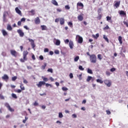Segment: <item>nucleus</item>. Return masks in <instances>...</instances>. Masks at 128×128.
<instances>
[{"label": "nucleus", "mask_w": 128, "mask_h": 128, "mask_svg": "<svg viewBox=\"0 0 128 128\" xmlns=\"http://www.w3.org/2000/svg\"><path fill=\"white\" fill-rule=\"evenodd\" d=\"M28 50L24 51L23 58H21L20 60L22 62H24V60H28V58H26V56H28Z\"/></svg>", "instance_id": "nucleus-1"}, {"label": "nucleus", "mask_w": 128, "mask_h": 128, "mask_svg": "<svg viewBox=\"0 0 128 128\" xmlns=\"http://www.w3.org/2000/svg\"><path fill=\"white\" fill-rule=\"evenodd\" d=\"M90 60L92 64H96V56L95 54H91L90 56Z\"/></svg>", "instance_id": "nucleus-2"}, {"label": "nucleus", "mask_w": 128, "mask_h": 128, "mask_svg": "<svg viewBox=\"0 0 128 128\" xmlns=\"http://www.w3.org/2000/svg\"><path fill=\"white\" fill-rule=\"evenodd\" d=\"M8 16V11H4L3 13V22H8V18L6 16Z\"/></svg>", "instance_id": "nucleus-3"}, {"label": "nucleus", "mask_w": 128, "mask_h": 128, "mask_svg": "<svg viewBox=\"0 0 128 128\" xmlns=\"http://www.w3.org/2000/svg\"><path fill=\"white\" fill-rule=\"evenodd\" d=\"M104 83L108 88H110L112 86V81L108 80H104Z\"/></svg>", "instance_id": "nucleus-4"}, {"label": "nucleus", "mask_w": 128, "mask_h": 128, "mask_svg": "<svg viewBox=\"0 0 128 128\" xmlns=\"http://www.w3.org/2000/svg\"><path fill=\"white\" fill-rule=\"evenodd\" d=\"M5 106H6V108H8V110H10V112H14V110L12 108H10V104H8V103H6L4 104Z\"/></svg>", "instance_id": "nucleus-5"}, {"label": "nucleus", "mask_w": 128, "mask_h": 128, "mask_svg": "<svg viewBox=\"0 0 128 128\" xmlns=\"http://www.w3.org/2000/svg\"><path fill=\"white\" fill-rule=\"evenodd\" d=\"M28 40L30 42L32 48H36V44H34V41L32 39L28 38Z\"/></svg>", "instance_id": "nucleus-6"}, {"label": "nucleus", "mask_w": 128, "mask_h": 128, "mask_svg": "<svg viewBox=\"0 0 128 128\" xmlns=\"http://www.w3.org/2000/svg\"><path fill=\"white\" fill-rule=\"evenodd\" d=\"M17 32L18 34L20 36L21 38H22V36H24V32H22V30L20 29L18 30H17Z\"/></svg>", "instance_id": "nucleus-7"}, {"label": "nucleus", "mask_w": 128, "mask_h": 128, "mask_svg": "<svg viewBox=\"0 0 128 128\" xmlns=\"http://www.w3.org/2000/svg\"><path fill=\"white\" fill-rule=\"evenodd\" d=\"M46 84V82L44 81H40L38 82V84H36L38 88H42V86H44Z\"/></svg>", "instance_id": "nucleus-8"}, {"label": "nucleus", "mask_w": 128, "mask_h": 128, "mask_svg": "<svg viewBox=\"0 0 128 128\" xmlns=\"http://www.w3.org/2000/svg\"><path fill=\"white\" fill-rule=\"evenodd\" d=\"M76 38H78V44H82V42H84V39L82 38V37L78 35L76 36Z\"/></svg>", "instance_id": "nucleus-9"}, {"label": "nucleus", "mask_w": 128, "mask_h": 128, "mask_svg": "<svg viewBox=\"0 0 128 128\" xmlns=\"http://www.w3.org/2000/svg\"><path fill=\"white\" fill-rule=\"evenodd\" d=\"M120 6V0L116 2V3L114 4V8H118Z\"/></svg>", "instance_id": "nucleus-10"}, {"label": "nucleus", "mask_w": 128, "mask_h": 128, "mask_svg": "<svg viewBox=\"0 0 128 128\" xmlns=\"http://www.w3.org/2000/svg\"><path fill=\"white\" fill-rule=\"evenodd\" d=\"M34 22L36 24H40V18L36 17L34 19Z\"/></svg>", "instance_id": "nucleus-11"}, {"label": "nucleus", "mask_w": 128, "mask_h": 128, "mask_svg": "<svg viewBox=\"0 0 128 128\" xmlns=\"http://www.w3.org/2000/svg\"><path fill=\"white\" fill-rule=\"evenodd\" d=\"M60 22L61 26L64 24V18H60Z\"/></svg>", "instance_id": "nucleus-12"}, {"label": "nucleus", "mask_w": 128, "mask_h": 128, "mask_svg": "<svg viewBox=\"0 0 128 128\" xmlns=\"http://www.w3.org/2000/svg\"><path fill=\"white\" fill-rule=\"evenodd\" d=\"M69 46L71 50H72V48H74V42H72V40L70 41Z\"/></svg>", "instance_id": "nucleus-13"}, {"label": "nucleus", "mask_w": 128, "mask_h": 128, "mask_svg": "<svg viewBox=\"0 0 128 128\" xmlns=\"http://www.w3.org/2000/svg\"><path fill=\"white\" fill-rule=\"evenodd\" d=\"M78 20H80V22H82L84 20V16L82 15H79L78 16Z\"/></svg>", "instance_id": "nucleus-14"}, {"label": "nucleus", "mask_w": 128, "mask_h": 128, "mask_svg": "<svg viewBox=\"0 0 128 128\" xmlns=\"http://www.w3.org/2000/svg\"><path fill=\"white\" fill-rule=\"evenodd\" d=\"M51 2L54 6H58V4L56 0H52Z\"/></svg>", "instance_id": "nucleus-15"}, {"label": "nucleus", "mask_w": 128, "mask_h": 128, "mask_svg": "<svg viewBox=\"0 0 128 128\" xmlns=\"http://www.w3.org/2000/svg\"><path fill=\"white\" fill-rule=\"evenodd\" d=\"M2 79L4 80H8V76L5 74L2 76Z\"/></svg>", "instance_id": "nucleus-16"}, {"label": "nucleus", "mask_w": 128, "mask_h": 128, "mask_svg": "<svg viewBox=\"0 0 128 128\" xmlns=\"http://www.w3.org/2000/svg\"><path fill=\"white\" fill-rule=\"evenodd\" d=\"M16 13L18 14H19V16H22V11H20V9H18V8H16Z\"/></svg>", "instance_id": "nucleus-17"}, {"label": "nucleus", "mask_w": 128, "mask_h": 128, "mask_svg": "<svg viewBox=\"0 0 128 128\" xmlns=\"http://www.w3.org/2000/svg\"><path fill=\"white\" fill-rule=\"evenodd\" d=\"M42 30H48V27L44 25H42L41 26Z\"/></svg>", "instance_id": "nucleus-18"}, {"label": "nucleus", "mask_w": 128, "mask_h": 128, "mask_svg": "<svg viewBox=\"0 0 128 128\" xmlns=\"http://www.w3.org/2000/svg\"><path fill=\"white\" fill-rule=\"evenodd\" d=\"M2 32L4 36H8V32H6V30H2Z\"/></svg>", "instance_id": "nucleus-19"}, {"label": "nucleus", "mask_w": 128, "mask_h": 128, "mask_svg": "<svg viewBox=\"0 0 128 128\" xmlns=\"http://www.w3.org/2000/svg\"><path fill=\"white\" fill-rule=\"evenodd\" d=\"M10 54L12 56H16V52L14 50H10Z\"/></svg>", "instance_id": "nucleus-20"}, {"label": "nucleus", "mask_w": 128, "mask_h": 128, "mask_svg": "<svg viewBox=\"0 0 128 128\" xmlns=\"http://www.w3.org/2000/svg\"><path fill=\"white\" fill-rule=\"evenodd\" d=\"M118 40H119L120 44H122V36H118Z\"/></svg>", "instance_id": "nucleus-21"}, {"label": "nucleus", "mask_w": 128, "mask_h": 128, "mask_svg": "<svg viewBox=\"0 0 128 128\" xmlns=\"http://www.w3.org/2000/svg\"><path fill=\"white\" fill-rule=\"evenodd\" d=\"M120 16H126V13L124 10H120Z\"/></svg>", "instance_id": "nucleus-22"}, {"label": "nucleus", "mask_w": 128, "mask_h": 128, "mask_svg": "<svg viewBox=\"0 0 128 128\" xmlns=\"http://www.w3.org/2000/svg\"><path fill=\"white\" fill-rule=\"evenodd\" d=\"M77 6H80L81 8H84V4H82V2H78V4H77Z\"/></svg>", "instance_id": "nucleus-23"}, {"label": "nucleus", "mask_w": 128, "mask_h": 128, "mask_svg": "<svg viewBox=\"0 0 128 128\" xmlns=\"http://www.w3.org/2000/svg\"><path fill=\"white\" fill-rule=\"evenodd\" d=\"M99 36H100V34H98V33L96 34V35L92 34V37L94 38H96V40Z\"/></svg>", "instance_id": "nucleus-24"}, {"label": "nucleus", "mask_w": 128, "mask_h": 128, "mask_svg": "<svg viewBox=\"0 0 128 128\" xmlns=\"http://www.w3.org/2000/svg\"><path fill=\"white\" fill-rule=\"evenodd\" d=\"M104 40H105L108 42H108H110V41L108 40V37H106V35H104L103 36Z\"/></svg>", "instance_id": "nucleus-25"}, {"label": "nucleus", "mask_w": 128, "mask_h": 128, "mask_svg": "<svg viewBox=\"0 0 128 128\" xmlns=\"http://www.w3.org/2000/svg\"><path fill=\"white\" fill-rule=\"evenodd\" d=\"M56 46H60V41L58 40H56V42L55 43Z\"/></svg>", "instance_id": "nucleus-26"}, {"label": "nucleus", "mask_w": 128, "mask_h": 128, "mask_svg": "<svg viewBox=\"0 0 128 128\" xmlns=\"http://www.w3.org/2000/svg\"><path fill=\"white\" fill-rule=\"evenodd\" d=\"M46 67V63H44V64L41 66V70H45Z\"/></svg>", "instance_id": "nucleus-27"}, {"label": "nucleus", "mask_w": 128, "mask_h": 128, "mask_svg": "<svg viewBox=\"0 0 128 128\" xmlns=\"http://www.w3.org/2000/svg\"><path fill=\"white\" fill-rule=\"evenodd\" d=\"M68 24L69 26H70V28H74L72 22H68Z\"/></svg>", "instance_id": "nucleus-28"}, {"label": "nucleus", "mask_w": 128, "mask_h": 128, "mask_svg": "<svg viewBox=\"0 0 128 128\" xmlns=\"http://www.w3.org/2000/svg\"><path fill=\"white\" fill-rule=\"evenodd\" d=\"M42 78L43 80V82H48V78H45L44 76H42Z\"/></svg>", "instance_id": "nucleus-29"}, {"label": "nucleus", "mask_w": 128, "mask_h": 128, "mask_svg": "<svg viewBox=\"0 0 128 128\" xmlns=\"http://www.w3.org/2000/svg\"><path fill=\"white\" fill-rule=\"evenodd\" d=\"M7 30H12V26L10 24L7 26Z\"/></svg>", "instance_id": "nucleus-30"}, {"label": "nucleus", "mask_w": 128, "mask_h": 128, "mask_svg": "<svg viewBox=\"0 0 128 128\" xmlns=\"http://www.w3.org/2000/svg\"><path fill=\"white\" fill-rule=\"evenodd\" d=\"M20 88L22 90H24L26 88H24V86L23 84H20Z\"/></svg>", "instance_id": "nucleus-31"}, {"label": "nucleus", "mask_w": 128, "mask_h": 128, "mask_svg": "<svg viewBox=\"0 0 128 128\" xmlns=\"http://www.w3.org/2000/svg\"><path fill=\"white\" fill-rule=\"evenodd\" d=\"M96 82L100 84H104V81L100 79H97Z\"/></svg>", "instance_id": "nucleus-32"}, {"label": "nucleus", "mask_w": 128, "mask_h": 128, "mask_svg": "<svg viewBox=\"0 0 128 128\" xmlns=\"http://www.w3.org/2000/svg\"><path fill=\"white\" fill-rule=\"evenodd\" d=\"M87 72L88 74H92V70L90 68L88 69Z\"/></svg>", "instance_id": "nucleus-33"}, {"label": "nucleus", "mask_w": 128, "mask_h": 128, "mask_svg": "<svg viewBox=\"0 0 128 128\" xmlns=\"http://www.w3.org/2000/svg\"><path fill=\"white\" fill-rule=\"evenodd\" d=\"M62 89L64 92H66V90H68V88L66 87H62Z\"/></svg>", "instance_id": "nucleus-34"}, {"label": "nucleus", "mask_w": 128, "mask_h": 128, "mask_svg": "<svg viewBox=\"0 0 128 128\" xmlns=\"http://www.w3.org/2000/svg\"><path fill=\"white\" fill-rule=\"evenodd\" d=\"M45 85L46 88H48V86H50V88H52V85L50 84H48V83H46V84L45 83Z\"/></svg>", "instance_id": "nucleus-35"}, {"label": "nucleus", "mask_w": 128, "mask_h": 128, "mask_svg": "<svg viewBox=\"0 0 128 128\" xmlns=\"http://www.w3.org/2000/svg\"><path fill=\"white\" fill-rule=\"evenodd\" d=\"M80 60V56H76L74 58V62H78Z\"/></svg>", "instance_id": "nucleus-36"}, {"label": "nucleus", "mask_w": 128, "mask_h": 128, "mask_svg": "<svg viewBox=\"0 0 128 128\" xmlns=\"http://www.w3.org/2000/svg\"><path fill=\"white\" fill-rule=\"evenodd\" d=\"M92 77L91 76H88L87 79H86V82H88L90 80H92Z\"/></svg>", "instance_id": "nucleus-37"}, {"label": "nucleus", "mask_w": 128, "mask_h": 128, "mask_svg": "<svg viewBox=\"0 0 128 128\" xmlns=\"http://www.w3.org/2000/svg\"><path fill=\"white\" fill-rule=\"evenodd\" d=\"M47 72H51V74H52V72H54L52 68H48Z\"/></svg>", "instance_id": "nucleus-38"}, {"label": "nucleus", "mask_w": 128, "mask_h": 128, "mask_svg": "<svg viewBox=\"0 0 128 128\" xmlns=\"http://www.w3.org/2000/svg\"><path fill=\"white\" fill-rule=\"evenodd\" d=\"M106 74L108 76H110V72L109 71H106Z\"/></svg>", "instance_id": "nucleus-39"}, {"label": "nucleus", "mask_w": 128, "mask_h": 128, "mask_svg": "<svg viewBox=\"0 0 128 128\" xmlns=\"http://www.w3.org/2000/svg\"><path fill=\"white\" fill-rule=\"evenodd\" d=\"M58 116L59 118H63L64 115H62V113L60 112L58 114Z\"/></svg>", "instance_id": "nucleus-40"}, {"label": "nucleus", "mask_w": 128, "mask_h": 128, "mask_svg": "<svg viewBox=\"0 0 128 128\" xmlns=\"http://www.w3.org/2000/svg\"><path fill=\"white\" fill-rule=\"evenodd\" d=\"M98 58L100 60H102V54H98Z\"/></svg>", "instance_id": "nucleus-41"}, {"label": "nucleus", "mask_w": 128, "mask_h": 128, "mask_svg": "<svg viewBox=\"0 0 128 128\" xmlns=\"http://www.w3.org/2000/svg\"><path fill=\"white\" fill-rule=\"evenodd\" d=\"M110 26H108V25H106V27H104L103 30H109Z\"/></svg>", "instance_id": "nucleus-42"}, {"label": "nucleus", "mask_w": 128, "mask_h": 128, "mask_svg": "<svg viewBox=\"0 0 128 128\" xmlns=\"http://www.w3.org/2000/svg\"><path fill=\"white\" fill-rule=\"evenodd\" d=\"M78 68H79V70H84V68H82V66H80Z\"/></svg>", "instance_id": "nucleus-43"}, {"label": "nucleus", "mask_w": 128, "mask_h": 128, "mask_svg": "<svg viewBox=\"0 0 128 128\" xmlns=\"http://www.w3.org/2000/svg\"><path fill=\"white\" fill-rule=\"evenodd\" d=\"M33 105H34V106H38V103L36 101V102L34 103Z\"/></svg>", "instance_id": "nucleus-44"}, {"label": "nucleus", "mask_w": 128, "mask_h": 128, "mask_svg": "<svg viewBox=\"0 0 128 128\" xmlns=\"http://www.w3.org/2000/svg\"><path fill=\"white\" fill-rule=\"evenodd\" d=\"M30 12H31L32 16H34V14H36V12H34V10H32Z\"/></svg>", "instance_id": "nucleus-45"}, {"label": "nucleus", "mask_w": 128, "mask_h": 128, "mask_svg": "<svg viewBox=\"0 0 128 128\" xmlns=\"http://www.w3.org/2000/svg\"><path fill=\"white\" fill-rule=\"evenodd\" d=\"M12 98H16V94L13 93L12 94Z\"/></svg>", "instance_id": "nucleus-46"}, {"label": "nucleus", "mask_w": 128, "mask_h": 128, "mask_svg": "<svg viewBox=\"0 0 128 128\" xmlns=\"http://www.w3.org/2000/svg\"><path fill=\"white\" fill-rule=\"evenodd\" d=\"M65 8L66 10H70V7L68 5L65 6Z\"/></svg>", "instance_id": "nucleus-47"}, {"label": "nucleus", "mask_w": 128, "mask_h": 128, "mask_svg": "<svg viewBox=\"0 0 128 128\" xmlns=\"http://www.w3.org/2000/svg\"><path fill=\"white\" fill-rule=\"evenodd\" d=\"M49 50L48 48H46L44 49V52H48Z\"/></svg>", "instance_id": "nucleus-48"}, {"label": "nucleus", "mask_w": 128, "mask_h": 128, "mask_svg": "<svg viewBox=\"0 0 128 128\" xmlns=\"http://www.w3.org/2000/svg\"><path fill=\"white\" fill-rule=\"evenodd\" d=\"M124 24H125L127 28H128V22H126V21H124Z\"/></svg>", "instance_id": "nucleus-49"}, {"label": "nucleus", "mask_w": 128, "mask_h": 128, "mask_svg": "<svg viewBox=\"0 0 128 128\" xmlns=\"http://www.w3.org/2000/svg\"><path fill=\"white\" fill-rule=\"evenodd\" d=\"M102 14H98V20H102Z\"/></svg>", "instance_id": "nucleus-50"}, {"label": "nucleus", "mask_w": 128, "mask_h": 128, "mask_svg": "<svg viewBox=\"0 0 128 128\" xmlns=\"http://www.w3.org/2000/svg\"><path fill=\"white\" fill-rule=\"evenodd\" d=\"M112 20V17H110L109 16H106V20Z\"/></svg>", "instance_id": "nucleus-51"}, {"label": "nucleus", "mask_w": 128, "mask_h": 128, "mask_svg": "<svg viewBox=\"0 0 128 128\" xmlns=\"http://www.w3.org/2000/svg\"><path fill=\"white\" fill-rule=\"evenodd\" d=\"M0 100H4V96L0 94Z\"/></svg>", "instance_id": "nucleus-52"}, {"label": "nucleus", "mask_w": 128, "mask_h": 128, "mask_svg": "<svg viewBox=\"0 0 128 128\" xmlns=\"http://www.w3.org/2000/svg\"><path fill=\"white\" fill-rule=\"evenodd\" d=\"M54 54H60V51L58 50H56L54 51Z\"/></svg>", "instance_id": "nucleus-53"}, {"label": "nucleus", "mask_w": 128, "mask_h": 128, "mask_svg": "<svg viewBox=\"0 0 128 128\" xmlns=\"http://www.w3.org/2000/svg\"><path fill=\"white\" fill-rule=\"evenodd\" d=\"M106 112L108 114H112V112H110V110H106Z\"/></svg>", "instance_id": "nucleus-54"}, {"label": "nucleus", "mask_w": 128, "mask_h": 128, "mask_svg": "<svg viewBox=\"0 0 128 128\" xmlns=\"http://www.w3.org/2000/svg\"><path fill=\"white\" fill-rule=\"evenodd\" d=\"M39 58H40V60H44V56H39Z\"/></svg>", "instance_id": "nucleus-55"}, {"label": "nucleus", "mask_w": 128, "mask_h": 128, "mask_svg": "<svg viewBox=\"0 0 128 128\" xmlns=\"http://www.w3.org/2000/svg\"><path fill=\"white\" fill-rule=\"evenodd\" d=\"M23 80H23L24 84H28V80H26V79H24V78Z\"/></svg>", "instance_id": "nucleus-56"}, {"label": "nucleus", "mask_w": 128, "mask_h": 128, "mask_svg": "<svg viewBox=\"0 0 128 128\" xmlns=\"http://www.w3.org/2000/svg\"><path fill=\"white\" fill-rule=\"evenodd\" d=\"M70 78H74V75L72 74V73H70Z\"/></svg>", "instance_id": "nucleus-57"}, {"label": "nucleus", "mask_w": 128, "mask_h": 128, "mask_svg": "<svg viewBox=\"0 0 128 128\" xmlns=\"http://www.w3.org/2000/svg\"><path fill=\"white\" fill-rule=\"evenodd\" d=\"M24 28H25L27 30H30V28H28V26H24Z\"/></svg>", "instance_id": "nucleus-58"}, {"label": "nucleus", "mask_w": 128, "mask_h": 128, "mask_svg": "<svg viewBox=\"0 0 128 128\" xmlns=\"http://www.w3.org/2000/svg\"><path fill=\"white\" fill-rule=\"evenodd\" d=\"M110 72H115L116 70V68H112L110 70Z\"/></svg>", "instance_id": "nucleus-59"}, {"label": "nucleus", "mask_w": 128, "mask_h": 128, "mask_svg": "<svg viewBox=\"0 0 128 128\" xmlns=\"http://www.w3.org/2000/svg\"><path fill=\"white\" fill-rule=\"evenodd\" d=\"M60 22V18H56L55 20V22Z\"/></svg>", "instance_id": "nucleus-60"}, {"label": "nucleus", "mask_w": 128, "mask_h": 128, "mask_svg": "<svg viewBox=\"0 0 128 128\" xmlns=\"http://www.w3.org/2000/svg\"><path fill=\"white\" fill-rule=\"evenodd\" d=\"M16 80V76H14L12 78V80L13 82H14V80Z\"/></svg>", "instance_id": "nucleus-61"}, {"label": "nucleus", "mask_w": 128, "mask_h": 128, "mask_svg": "<svg viewBox=\"0 0 128 128\" xmlns=\"http://www.w3.org/2000/svg\"><path fill=\"white\" fill-rule=\"evenodd\" d=\"M65 44H68V42H70V40L68 39H66L65 41H64Z\"/></svg>", "instance_id": "nucleus-62"}, {"label": "nucleus", "mask_w": 128, "mask_h": 128, "mask_svg": "<svg viewBox=\"0 0 128 128\" xmlns=\"http://www.w3.org/2000/svg\"><path fill=\"white\" fill-rule=\"evenodd\" d=\"M20 22H26V18H22L21 20H20Z\"/></svg>", "instance_id": "nucleus-63"}, {"label": "nucleus", "mask_w": 128, "mask_h": 128, "mask_svg": "<svg viewBox=\"0 0 128 128\" xmlns=\"http://www.w3.org/2000/svg\"><path fill=\"white\" fill-rule=\"evenodd\" d=\"M16 92H18V94H20V92H22V90H17Z\"/></svg>", "instance_id": "nucleus-64"}]
</instances>
